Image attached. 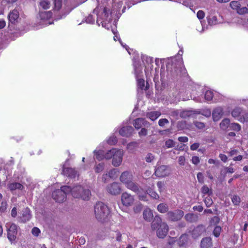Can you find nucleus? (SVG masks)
I'll return each mask as SVG.
<instances>
[{"mask_svg": "<svg viewBox=\"0 0 248 248\" xmlns=\"http://www.w3.org/2000/svg\"><path fill=\"white\" fill-rule=\"evenodd\" d=\"M144 219L147 221H151L153 218V214L152 210L149 208L145 209L143 213Z\"/></svg>", "mask_w": 248, "mask_h": 248, "instance_id": "b1692460", "label": "nucleus"}, {"mask_svg": "<svg viewBox=\"0 0 248 248\" xmlns=\"http://www.w3.org/2000/svg\"><path fill=\"white\" fill-rule=\"evenodd\" d=\"M194 125L199 129H203L205 127V124L203 123L198 121L194 122Z\"/></svg>", "mask_w": 248, "mask_h": 248, "instance_id": "603ef678", "label": "nucleus"}, {"mask_svg": "<svg viewBox=\"0 0 248 248\" xmlns=\"http://www.w3.org/2000/svg\"><path fill=\"white\" fill-rule=\"evenodd\" d=\"M133 176L131 173L128 171L123 172L120 177V180L122 183L125 185L129 181L132 180Z\"/></svg>", "mask_w": 248, "mask_h": 248, "instance_id": "dca6fc26", "label": "nucleus"}, {"mask_svg": "<svg viewBox=\"0 0 248 248\" xmlns=\"http://www.w3.org/2000/svg\"><path fill=\"white\" fill-rule=\"evenodd\" d=\"M134 129L131 126H125L122 127L119 131L120 135L123 137H129L131 136Z\"/></svg>", "mask_w": 248, "mask_h": 248, "instance_id": "ddd939ff", "label": "nucleus"}, {"mask_svg": "<svg viewBox=\"0 0 248 248\" xmlns=\"http://www.w3.org/2000/svg\"><path fill=\"white\" fill-rule=\"evenodd\" d=\"M54 10L59 11L62 6V0H54Z\"/></svg>", "mask_w": 248, "mask_h": 248, "instance_id": "473e14b6", "label": "nucleus"}, {"mask_svg": "<svg viewBox=\"0 0 248 248\" xmlns=\"http://www.w3.org/2000/svg\"><path fill=\"white\" fill-rule=\"evenodd\" d=\"M179 141L181 142H186L188 140V139L187 137L182 136L179 137L178 139Z\"/></svg>", "mask_w": 248, "mask_h": 248, "instance_id": "680f3d73", "label": "nucleus"}, {"mask_svg": "<svg viewBox=\"0 0 248 248\" xmlns=\"http://www.w3.org/2000/svg\"><path fill=\"white\" fill-rule=\"evenodd\" d=\"M237 13L239 15H243L248 13V9L246 7H241L239 6Z\"/></svg>", "mask_w": 248, "mask_h": 248, "instance_id": "c03bdc74", "label": "nucleus"}, {"mask_svg": "<svg viewBox=\"0 0 248 248\" xmlns=\"http://www.w3.org/2000/svg\"><path fill=\"white\" fill-rule=\"evenodd\" d=\"M230 7L233 10H238L239 6H241V4L239 2L237 1H232L230 3Z\"/></svg>", "mask_w": 248, "mask_h": 248, "instance_id": "e433bc0d", "label": "nucleus"}, {"mask_svg": "<svg viewBox=\"0 0 248 248\" xmlns=\"http://www.w3.org/2000/svg\"><path fill=\"white\" fill-rule=\"evenodd\" d=\"M137 194L138 195V197L140 200L143 201H147V194H148L147 192H144V193L142 194L140 193V191L139 190V192H138Z\"/></svg>", "mask_w": 248, "mask_h": 248, "instance_id": "4c0bfd02", "label": "nucleus"}, {"mask_svg": "<svg viewBox=\"0 0 248 248\" xmlns=\"http://www.w3.org/2000/svg\"><path fill=\"white\" fill-rule=\"evenodd\" d=\"M224 113L223 109L221 107L215 108L212 112V117L214 121L217 122L220 120Z\"/></svg>", "mask_w": 248, "mask_h": 248, "instance_id": "4468645a", "label": "nucleus"}, {"mask_svg": "<svg viewBox=\"0 0 248 248\" xmlns=\"http://www.w3.org/2000/svg\"><path fill=\"white\" fill-rule=\"evenodd\" d=\"M118 172L116 169H112L108 171V175L109 178L115 179L118 177Z\"/></svg>", "mask_w": 248, "mask_h": 248, "instance_id": "72a5a7b5", "label": "nucleus"}, {"mask_svg": "<svg viewBox=\"0 0 248 248\" xmlns=\"http://www.w3.org/2000/svg\"><path fill=\"white\" fill-rule=\"evenodd\" d=\"M157 186L158 188V190L159 192H161L162 191L163 187L164 186V183L161 181H159L157 183Z\"/></svg>", "mask_w": 248, "mask_h": 248, "instance_id": "338daca9", "label": "nucleus"}, {"mask_svg": "<svg viewBox=\"0 0 248 248\" xmlns=\"http://www.w3.org/2000/svg\"><path fill=\"white\" fill-rule=\"evenodd\" d=\"M157 209L158 212L161 213H168L169 210V207L166 203H161L157 206Z\"/></svg>", "mask_w": 248, "mask_h": 248, "instance_id": "cd10ccee", "label": "nucleus"}, {"mask_svg": "<svg viewBox=\"0 0 248 248\" xmlns=\"http://www.w3.org/2000/svg\"><path fill=\"white\" fill-rule=\"evenodd\" d=\"M121 201L123 204L125 206L132 205L134 202L133 196L127 193L124 192L122 194Z\"/></svg>", "mask_w": 248, "mask_h": 248, "instance_id": "423d86ee", "label": "nucleus"}, {"mask_svg": "<svg viewBox=\"0 0 248 248\" xmlns=\"http://www.w3.org/2000/svg\"><path fill=\"white\" fill-rule=\"evenodd\" d=\"M125 186L128 189L135 193H137L139 191V185L137 183L132 181V180L129 181L125 185Z\"/></svg>", "mask_w": 248, "mask_h": 248, "instance_id": "412c9836", "label": "nucleus"}, {"mask_svg": "<svg viewBox=\"0 0 248 248\" xmlns=\"http://www.w3.org/2000/svg\"><path fill=\"white\" fill-rule=\"evenodd\" d=\"M19 17V14L16 9H14L11 11L8 15L9 22L12 24H15L17 22Z\"/></svg>", "mask_w": 248, "mask_h": 248, "instance_id": "f8f14e48", "label": "nucleus"}, {"mask_svg": "<svg viewBox=\"0 0 248 248\" xmlns=\"http://www.w3.org/2000/svg\"><path fill=\"white\" fill-rule=\"evenodd\" d=\"M39 16L42 20H48L52 16V12L51 11L39 12Z\"/></svg>", "mask_w": 248, "mask_h": 248, "instance_id": "393cba45", "label": "nucleus"}, {"mask_svg": "<svg viewBox=\"0 0 248 248\" xmlns=\"http://www.w3.org/2000/svg\"><path fill=\"white\" fill-rule=\"evenodd\" d=\"M123 151L116 150L112 157V163L114 166H119L122 163L123 160Z\"/></svg>", "mask_w": 248, "mask_h": 248, "instance_id": "1a4fd4ad", "label": "nucleus"}, {"mask_svg": "<svg viewBox=\"0 0 248 248\" xmlns=\"http://www.w3.org/2000/svg\"><path fill=\"white\" fill-rule=\"evenodd\" d=\"M154 158V156L152 154H147L145 160L147 162H151Z\"/></svg>", "mask_w": 248, "mask_h": 248, "instance_id": "bf43d9fd", "label": "nucleus"}, {"mask_svg": "<svg viewBox=\"0 0 248 248\" xmlns=\"http://www.w3.org/2000/svg\"><path fill=\"white\" fill-rule=\"evenodd\" d=\"M205 232V227L203 225H199L191 232V235L194 239H196Z\"/></svg>", "mask_w": 248, "mask_h": 248, "instance_id": "9b49d317", "label": "nucleus"}, {"mask_svg": "<svg viewBox=\"0 0 248 248\" xmlns=\"http://www.w3.org/2000/svg\"><path fill=\"white\" fill-rule=\"evenodd\" d=\"M138 86L141 90H143L145 86V80L143 78H139L137 80Z\"/></svg>", "mask_w": 248, "mask_h": 248, "instance_id": "de8ad7c7", "label": "nucleus"}, {"mask_svg": "<svg viewBox=\"0 0 248 248\" xmlns=\"http://www.w3.org/2000/svg\"><path fill=\"white\" fill-rule=\"evenodd\" d=\"M201 192L203 195H208L211 196L213 194L212 190L209 188L207 185H203L201 188Z\"/></svg>", "mask_w": 248, "mask_h": 248, "instance_id": "c756f323", "label": "nucleus"}, {"mask_svg": "<svg viewBox=\"0 0 248 248\" xmlns=\"http://www.w3.org/2000/svg\"><path fill=\"white\" fill-rule=\"evenodd\" d=\"M188 236L187 234H183L178 240V245L179 247H185L188 242Z\"/></svg>", "mask_w": 248, "mask_h": 248, "instance_id": "aec40b11", "label": "nucleus"}, {"mask_svg": "<svg viewBox=\"0 0 248 248\" xmlns=\"http://www.w3.org/2000/svg\"><path fill=\"white\" fill-rule=\"evenodd\" d=\"M53 199L58 202H62L66 200L65 194L61 190L56 189L52 192Z\"/></svg>", "mask_w": 248, "mask_h": 248, "instance_id": "0eeeda50", "label": "nucleus"}, {"mask_svg": "<svg viewBox=\"0 0 248 248\" xmlns=\"http://www.w3.org/2000/svg\"><path fill=\"white\" fill-rule=\"evenodd\" d=\"M232 201L234 205H238L240 203L241 199L238 196L234 195L232 198Z\"/></svg>", "mask_w": 248, "mask_h": 248, "instance_id": "58836bf2", "label": "nucleus"}, {"mask_svg": "<svg viewBox=\"0 0 248 248\" xmlns=\"http://www.w3.org/2000/svg\"><path fill=\"white\" fill-rule=\"evenodd\" d=\"M219 157L223 162H226L228 160V157L225 155L220 154Z\"/></svg>", "mask_w": 248, "mask_h": 248, "instance_id": "69168bd1", "label": "nucleus"}, {"mask_svg": "<svg viewBox=\"0 0 248 248\" xmlns=\"http://www.w3.org/2000/svg\"><path fill=\"white\" fill-rule=\"evenodd\" d=\"M142 205L141 204H139L134 207V210L135 213L140 212L142 209Z\"/></svg>", "mask_w": 248, "mask_h": 248, "instance_id": "052dcab7", "label": "nucleus"}, {"mask_svg": "<svg viewBox=\"0 0 248 248\" xmlns=\"http://www.w3.org/2000/svg\"><path fill=\"white\" fill-rule=\"evenodd\" d=\"M169 123V120L166 118L161 119L158 121V124L161 127L164 126L166 124H168Z\"/></svg>", "mask_w": 248, "mask_h": 248, "instance_id": "09e8293b", "label": "nucleus"}, {"mask_svg": "<svg viewBox=\"0 0 248 248\" xmlns=\"http://www.w3.org/2000/svg\"><path fill=\"white\" fill-rule=\"evenodd\" d=\"M104 169V164L99 163L94 167L95 172L96 173H99L101 172Z\"/></svg>", "mask_w": 248, "mask_h": 248, "instance_id": "49530a36", "label": "nucleus"}, {"mask_svg": "<svg viewBox=\"0 0 248 248\" xmlns=\"http://www.w3.org/2000/svg\"><path fill=\"white\" fill-rule=\"evenodd\" d=\"M185 218L187 222H195L198 220V216L193 213H187L185 215Z\"/></svg>", "mask_w": 248, "mask_h": 248, "instance_id": "a878e982", "label": "nucleus"}, {"mask_svg": "<svg viewBox=\"0 0 248 248\" xmlns=\"http://www.w3.org/2000/svg\"><path fill=\"white\" fill-rule=\"evenodd\" d=\"M133 124L137 129L141 128L143 126L148 127L150 125V123L145 118H143L136 119L134 121Z\"/></svg>", "mask_w": 248, "mask_h": 248, "instance_id": "9d476101", "label": "nucleus"}, {"mask_svg": "<svg viewBox=\"0 0 248 248\" xmlns=\"http://www.w3.org/2000/svg\"><path fill=\"white\" fill-rule=\"evenodd\" d=\"M115 149H112L110 150H109L107 153H106L105 155V158L107 159H109L113 157L115 152L116 151Z\"/></svg>", "mask_w": 248, "mask_h": 248, "instance_id": "f704fd0d", "label": "nucleus"}, {"mask_svg": "<svg viewBox=\"0 0 248 248\" xmlns=\"http://www.w3.org/2000/svg\"><path fill=\"white\" fill-rule=\"evenodd\" d=\"M191 161L193 164L198 165L200 162V159L198 156H194L192 157Z\"/></svg>", "mask_w": 248, "mask_h": 248, "instance_id": "6e6d98bb", "label": "nucleus"}, {"mask_svg": "<svg viewBox=\"0 0 248 248\" xmlns=\"http://www.w3.org/2000/svg\"><path fill=\"white\" fill-rule=\"evenodd\" d=\"M197 178L200 183L202 184L204 183V176L202 172H199L197 173Z\"/></svg>", "mask_w": 248, "mask_h": 248, "instance_id": "8fccbe9b", "label": "nucleus"}, {"mask_svg": "<svg viewBox=\"0 0 248 248\" xmlns=\"http://www.w3.org/2000/svg\"><path fill=\"white\" fill-rule=\"evenodd\" d=\"M239 121L241 122H248V113H246L243 115V118H240Z\"/></svg>", "mask_w": 248, "mask_h": 248, "instance_id": "e2e57ef3", "label": "nucleus"}, {"mask_svg": "<svg viewBox=\"0 0 248 248\" xmlns=\"http://www.w3.org/2000/svg\"><path fill=\"white\" fill-rule=\"evenodd\" d=\"M193 209L195 211H197L199 212H201L203 208L202 205L194 206L193 207Z\"/></svg>", "mask_w": 248, "mask_h": 248, "instance_id": "774afa93", "label": "nucleus"}, {"mask_svg": "<svg viewBox=\"0 0 248 248\" xmlns=\"http://www.w3.org/2000/svg\"><path fill=\"white\" fill-rule=\"evenodd\" d=\"M117 138L115 136H110L107 140L108 143L111 145H115L117 143Z\"/></svg>", "mask_w": 248, "mask_h": 248, "instance_id": "c9c22d12", "label": "nucleus"}, {"mask_svg": "<svg viewBox=\"0 0 248 248\" xmlns=\"http://www.w3.org/2000/svg\"><path fill=\"white\" fill-rule=\"evenodd\" d=\"M204 202L207 207H210L213 203L212 198L210 197H207L204 199Z\"/></svg>", "mask_w": 248, "mask_h": 248, "instance_id": "37998d69", "label": "nucleus"}, {"mask_svg": "<svg viewBox=\"0 0 248 248\" xmlns=\"http://www.w3.org/2000/svg\"><path fill=\"white\" fill-rule=\"evenodd\" d=\"M94 214L96 219L101 222L107 221L110 216V211L107 205L101 202L94 206Z\"/></svg>", "mask_w": 248, "mask_h": 248, "instance_id": "7ed1b4c3", "label": "nucleus"}, {"mask_svg": "<svg viewBox=\"0 0 248 248\" xmlns=\"http://www.w3.org/2000/svg\"><path fill=\"white\" fill-rule=\"evenodd\" d=\"M184 215V212L180 209L169 211L167 213V219L169 220L175 222L181 219Z\"/></svg>", "mask_w": 248, "mask_h": 248, "instance_id": "20e7f679", "label": "nucleus"}, {"mask_svg": "<svg viewBox=\"0 0 248 248\" xmlns=\"http://www.w3.org/2000/svg\"><path fill=\"white\" fill-rule=\"evenodd\" d=\"M161 114L160 111H150L147 113L146 116L147 118L154 121L156 120L161 115Z\"/></svg>", "mask_w": 248, "mask_h": 248, "instance_id": "bb28decb", "label": "nucleus"}, {"mask_svg": "<svg viewBox=\"0 0 248 248\" xmlns=\"http://www.w3.org/2000/svg\"><path fill=\"white\" fill-rule=\"evenodd\" d=\"M212 246V239L210 237L203 238L201 242L202 248H210Z\"/></svg>", "mask_w": 248, "mask_h": 248, "instance_id": "5701e85b", "label": "nucleus"}, {"mask_svg": "<svg viewBox=\"0 0 248 248\" xmlns=\"http://www.w3.org/2000/svg\"><path fill=\"white\" fill-rule=\"evenodd\" d=\"M221 230L222 229L221 227L216 226L213 230L214 235L216 237H218L220 235Z\"/></svg>", "mask_w": 248, "mask_h": 248, "instance_id": "79ce46f5", "label": "nucleus"}, {"mask_svg": "<svg viewBox=\"0 0 248 248\" xmlns=\"http://www.w3.org/2000/svg\"><path fill=\"white\" fill-rule=\"evenodd\" d=\"M204 16V12L202 10H199L197 13V16L199 19H202Z\"/></svg>", "mask_w": 248, "mask_h": 248, "instance_id": "4d7b16f0", "label": "nucleus"}, {"mask_svg": "<svg viewBox=\"0 0 248 248\" xmlns=\"http://www.w3.org/2000/svg\"><path fill=\"white\" fill-rule=\"evenodd\" d=\"M104 156H105V155H104L102 151H99L96 152L95 158L98 161H101L103 158H105Z\"/></svg>", "mask_w": 248, "mask_h": 248, "instance_id": "a18cd8bd", "label": "nucleus"}, {"mask_svg": "<svg viewBox=\"0 0 248 248\" xmlns=\"http://www.w3.org/2000/svg\"><path fill=\"white\" fill-rule=\"evenodd\" d=\"M186 158L184 156H180L178 158V163L181 166H184L185 165Z\"/></svg>", "mask_w": 248, "mask_h": 248, "instance_id": "5fc2aeb1", "label": "nucleus"}, {"mask_svg": "<svg viewBox=\"0 0 248 248\" xmlns=\"http://www.w3.org/2000/svg\"><path fill=\"white\" fill-rule=\"evenodd\" d=\"M7 187L11 191H13L16 190H22L24 188L22 184L18 182L9 183L8 184Z\"/></svg>", "mask_w": 248, "mask_h": 248, "instance_id": "f3484780", "label": "nucleus"}, {"mask_svg": "<svg viewBox=\"0 0 248 248\" xmlns=\"http://www.w3.org/2000/svg\"><path fill=\"white\" fill-rule=\"evenodd\" d=\"M66 196L69 193H71L72 196L75 198H81L83 200H88L91 195V191L89 189H84L79 185L76 186L72 188L68 186H61V189Z\"/></svg>", "mask_w": 248, "mask_h": 248, "instance_id": "f257e3e1", "label": "nucleus"}, {"mask_svg": "<svg viewBox=\"0 0 248 248\" xmlns=\"http://www.w3.org/2000/svg\"><path fill=\"white\" fill-rule=\"evenodd\" d=\"M232 115L235 119L238 120L240 118H243V110L239 107L235 108L232 111Z\"/></svg>", "mask_w": 248, "mask_h": 248, "instance_id": "a211bd4d", "label": "nucleus"}, {"mask_svg": "<svg viewBox=\"0 0 248 248\" xmlns=\"http://www.w3.org/2000/svg\"><path fill=\"white\" fill-rule=\"evenodd\" d=\"M17 234V226L12 223L7 230V238L11 243L15 242Z\"/></svg>", "mask_w": 248, "mask_h": 248, "instance_id": "39448f33", "label": "nucleus"}, {"mask_svg": "<svg viewBox=\"0 0 248 248\" xmlns=\"http://www.w3.org/2000/svg\"><path fill=\"white\" fill-rule=\"evenodd\" d=\"M20 217L22 221L24 223L26 222L31 219V212L28 208H26L23 210L22 216Z\"/></svg>", "mask_w": 248, "mask_h": 248, "instance_id": "6ab92c4d", "label": "nucleus"}, {"mask_svg": "<svg viewBox=\"0 0 248 248\" xmlns=\"http://www.w3.org/2000/svg\"><path fill=\"white\" fill-rule=\"evenodd\" d=\"M147 193L154 199L157 200L159 198L158 194L152 188H149L147 189Z\"/></svg>", "mask_w": 248, "mask_h": 248, "instance_id": "7c9ffc66", "label": "nucleus"}, {"mask_svg": "<svg viewBox=\"0 0 248 248\" xmlns=\"http://www.w3.org/2000/svg\"><path fill=\"white\" fill-rule=\"evenodd\" d=\"M230 128L232 130L237 132L239 131L241 129V125L239 124L234 123L231 124Z\"/></svg>", "mask_w": 248, "mask_h": 248, "instance_id": "a19ab883", "label": "nucleus"}, {"mask_svg": "<svg viewBox=\"0 0 248 248\" xmlns=\"http://www.w3.org/2000/svg\"><path fill=\"white\" fill-rule=\"evenodd\" d=\"M31 232L33 235L37 236L40 233V230L37 227H33L31 230Z\"/></svg>", "mask_w": 248, "mask_h": 248, "instance_id": "864d4df0", "label": "nucleus"}, {"mask_svg": "<svg viewBox=\"0 0 248 248\" xmlns=\"http://www.w3.org/2000/svg\"><path fill=\"white\" fill-rule=\"evenodd\" d=\"M63 174L67 177L75 178L76 175V171L71 168H65L63 169Z\"/></svg>", "mask_w": 248, "mask_h": 248, "instance_id": "4be33fe9", "label": "nucleus"}, {"mask_svg": "<svg viewBox=\"0 0 248 248\" xmlns=\"http://www.w3.org/2000/svg\"><path fill=\"white\" fill-rule=\"evenodd\" d=\"M214 96V93L213 92L211 91H207L205 92V95H204V98L205 100L207 101H211L212 100Z\"/></svg>", "mask_w": 248, "mask_h": 248, "instance_id": "ea45409f", "label": "nucleus"}, {"mask_svg": "<svg viewBox=\"0 0 248 248\" xmlns=\"http://www.w3.org/2000/svg\"><path fill=\"white\" fill-rule=\"evenodd\" d=\"M147 135V130L145 128H142L140 131L139 132L140 137L145 136Z\"/></svg>", "mask_w": 248, "mask_h": 248, "instance_id": "13d9d810", "label": "nucleus"}, {"mask_svg": "<svg viewBox=\"0 0 248 248\" xmlns=\"http://www.w3.org/2000/svg\"><path fill=\"white\" fill-rule=\"evenodd\" d=\"M200 146L199 143H194L190 146V149L192 151L196 150Z\"/></svg>", "mask_w": 248, "mask_h": 248, "instance_id": "0e129e2a", "label": "nucleus"}, {"mask_svg": "<svg viewBox=\"0 0 248 248\" xmlns=\"http://www.w3.org/2000/svg\"><path fill=\"white\" fill-rule=\"evenodd\" d=\"M165 145L167 148H171L174 146V142L172 140H168L165 142Z\"/></svg>", "mask_w": 248, "mask_h": 248, "instance_id": "3c124183", "label": "nucleus"}, {"mask_svg": "<svg viewBox=\"0 0 248 248\" xmlns=\"http://www.w3.org/2000/svg\"><path fill=\"white\" fill-rule=\"evenodd\" d=\"M107 190L110 194L116 195L120 193L121 188L118 183L114 182L108 186Z\"/></svg>", "mask_w": 248, "mask_h": 248, "instance_id": "6e6552de", "label": "nucleus"}, {"mask_svg": "<svg viewBox=\"0 0 248 248\" xmlns=\"http://www.w3.org/2000/svg\"><path fill=\"white\" fill-rule=\"evenodd\" d=\"M155 174L158 177H164L167 176L168 175L167 170V166L165 165L159 166L156 169Z\"/></svg>", "mask_w": 248, "mask_h": 248, "instance_id": "2eb2a0df", "label": "nucleus"}, {"mask_svg": "<svg viewBox=\"0 0 248 248\" xmlns=\"http://www.w3.org/2000/svg\"><path fill=\"white\" fill-rule=\"evenodd\" d=\"M50 3L47 0H40L39 6V8H42L44 10H47L50 8Z\"/></svg>", "mask_w": 248, "mask_h": 248, "instance_id": "c85d7f7f", "label": "nucleus"}, {"mask_svg": "<svg viewBox=\"0 0 248 248\" xmlns=\"http://www.w3.org/2000/svg\"><path fill=\"white\" fill-rule=\"evenodd\" d=\"M230 123V119L228 118H225L220 124V127L222 129H226L227 128H228L229 124Z\"/></svg>", "mask_w": 248, "mask_h": 248, "instance_id": "2f4dec72", "label": "nucleus"}, {"mask_svg": "<svg viewBox=\"0 0 248 248\" xmlns=\"http://www.w3.org/2000/svg\"><path fill=\"white\" fill-rule=\"evenodd\" d=\"M151 229L156 231L157 236L161 239L164 238L169 231L168 224L162 222V218L159 216H155L151 223Z\"/></svg>", "mask_w": 248, "mask_h": 248, "instance_id": "f03ea898", "label": "nucleus"}]
</instances>
